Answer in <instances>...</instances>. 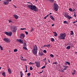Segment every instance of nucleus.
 Returning a JSON list of instances; mask_svg holds the SVG:
<instances>
[{
  "label": "nucleus",
  "instance_id": "1",
  "mask_svg": "<svg viewBox=\"0 0 77 77\" xmlns=\"http://www.w3.org/2000/svg\"><path fill=\"white\" fill-rule=\"evenodd\" d=\"M27 3H29L31 5H28L27 7L29 8V9H31L35 12H38V8L35 5H33V4L30 2H28Z\"/></svg>",
  "mask_w": 77,
  "mask_h": 77
},
{
  "label": "nucleus",
  "instance_id": "2",
  "mask_svg": "<svg viewBox=\"0 0 77 77\" xmlns=\"http://www.w3.org/2000/svg\"><path fill=\"white\" fill-rule=\"evenodd\" d=\"M37 50H38V47H37L36 45H35L34 46L33 49L32 50V52L33 54L36 56H37V53L38 52Z\"/></svg>",
  "mask_w": 77,
  "mask_h": 77
},
{
  "label": "nucleus",
  "instance_id": "3",
  "mask_svg": "<svg viewBox=\"0 0 77 77\" xmlns=\"http://www.w3.org/2000/svg\"><path fill=\"white\" fill-rule=\"evenodd\" d=\"M59 9V5L56 3H54V9L55 11H57Z\"/></svg>",
  "mask_w": 77,
  "mask_h": 77
},
{
  "label": "nucleus",
  "instance_id": "4",
  "mask_svg": "<svg viewBox=\"0 0 77 77\" xmlns=\"http://www.w3.org/2000/svg\"><path fill=\"white\" fill-rule=\"evenodd\" d=\"M11 29L12 32H14V33L15 32H16V30H17V27H16L15 26H11L10 27Z\"/></svg>",
  "mask_w": 77,
  "mask_h": 77
},
{
  "label": "nucleus",
  "instance_id": "5",
  "mask_svg": "<svg viewBox=\"0 0 77 77\" xmlns=\"http://www.w3.org/2000/svg\"><path fill=\"white\" fill-rule=\"evenodd\" d=\"M60 39H65V37H66V33H64L63 34H62V33H61L60 34Z\"/></svg>",
  "mask_w": 77,
  "mask_h": 77
},
{
  "label": "nucleus",
  "instance_id": "6",
  "mask_svg": "<svg viewBox=\"0 0 77 77\" xmlns=\"http://www.w3.org/2000/svg\"><path fill=\"white\" fill-rule=\"evenodd\" d=\"M5 33L6 34V35H7V36H12V33L11 32H5Z\"/></svg>",
  "mask_w": 77,
  "mask_h": 77
},
{
  "label": "nucleus",
  "instance_id": "7",
  "mask_svg": "<svg viewBox=\"0 0 77 77\" xmlns=\"http://www.w3.org/2000/svg\"><path fill=\"white\" fill-rule=\"evenodd\" d=\"M4 41H5V42H9L10 41L8 38H5L3 39Z\"/></svg>",
  "mask_w": 77,
  "mask_h": 77
},
{
  "label": "nucleus",
  "instance_id": "8",
  "mask_svg": "<svg viewBox=\"0 0 77 77\" xmlns=\"http://www.w3.org/2000/svg\"><path fill=\"white\" fill-rule=\"evenodd\" d=\"M34 63H36V66H37L38 68H39L40 67V63H39V62H36V61H35Z\"/></svg>",
  "mask_w": 77,
  "mask_h": 77
},
{
  "label": "nucleus",
  "instance_id": "9",
  "mask_svg": "<svg viewBox=\"0 0 77 77\" xmlns=\"http://www.w3.org/2000/svg\"><path fill=\"white\" fill-rule=\"evenodd\" d=\"M17 41H18L19 42H20V43H22V44H23V41L21 39H17Z\"/></svg>",
  "mask_w": 77,
  "mask_h": 77
},
{
  "label": "nucleus",
  "instance_id": "10",
  "mask_svg": "<svg viewBox=\"0 0 77 77\" xmlns=\"http://www.w3.org/2000/svg\"><path fill=\"white\" fill-rule=\"evenodd\" d=\"M38 55L40 56H42L44 55V54L42 52V51H40L39 52Z\"/></svg>",
  "mask_w": 77,
  "mask_h": 77
},
{
  "label": "nucleus",
  "instance_id": "11",
  "mask_svg": "<svg viewBox=\"0 0 77 77\" xmlns=\"http://www.w3.org/2000/svg\"><path fill=\"white\" fill-rule=\"evenodd\" d=\"M9 3V1H4L3 2V3L5 5H8V3Z\"/></svg>",
  "mask_w": 77,
  "mask_h": 77
},
{
  "label": "nucleus",
  "instance_id": "12",
  "mask_svg": "<svg viewBox=\"0 0 77 77\" xmlns=\"http://www.w3.org/2000/svg\"><path fill=\"white\" fill-rule=\"evenodd\" d=\"M14 17H15V19H18V16L16 14H14Z\"/></svg>",
  "mask_w": 77,
  "mask_h": 77
},
{
  "label": "nucleus",
  "instance_id": "13",
  "mask_svg": "<svg viewBox=\"0 0 77 77\" xmlns=\"http://www.w3.org/2000/svg\"><path fill=\"white\" fill-rule=\"evenodd\" d=\"M50 18L51 19V20H53V21H54V17H53V16L51 15H50Z\"/></svg>",
  "mask_w": 77,
  "mask_h": 77
},
{
  "label": "nucleus",
  "instance_id": "14",
  "mask_svg": "<svg viewBox=\"0 0 77 77\" xmlns=\"http://www.w3.org/2000/svg\"><path fill=\"white\" fill-rule=\"evenodd\" d=\"M50 44H48V45H43V47H48V48H49L50 47Z\"/></svg>",
  "mask_w": 77,
  "mask_h": 77
},
{
  "label": "nucleus",
  "instance_id": "15",
  "mask_svg": "<svg viewBox=\"0 0 77 77\" xmlns=\"http://www.w3.org/2000/svg\"><path fill=\"white\" fill-rule=\"evenodd\" d=\"M8 71L9 74H11V69L8 68Z\"/></svg>",
  "mask_w": 77,
  "mask_h": 77
},
{
  "label": "nucleus",
  "instance_id": "16",
  "mask_svg": "<svg viewBox=\"0 0 77 77\" xmlns=\"http://www.w3.org/2000/svg\"><path fill=\"white\" fill-rule=\"evenodd\" d=\"M72 18V17H71V16H69V15H68L67 17V18H68V19H69V20H71V19Z\"/></svg>",
  "mask_w": 77,
  "mask_h": 77
},
{
  "label": "nucleus",
  "instance_id": "17",
  "mask_svg": "<svg viewBox=\"0 0 77 77\" xmlns=\"http://www.w3.org/2000/svg\"><path fill=\"white\" fill-rule=\"evenodd\" d=\"M53 33H54V36H57V33L56 32H53Z\"/></svg>",
  "mask_w": 77,
  "mask_h": 77
},
{
  "label": "nucleus",
  "instance_id": "18",
  "mask_svg": "<svg viewBox=\"0 0 77 77\" xmlns=\"http://www.w3.org/2000/svg\"><path fill=\"white\" fill-rule=\"evenodd\" d=\"M2 75L3 76H4V77H6V74L5 73V72H3L2 73Z\"/></svg>",
  "mask_w": 77,
  "mask_h": 77
},
{
  "label": "nucleus",
  "instance_id": "19",
  "mask_svg": "<svg viewBox=\"0 0 77 77\" xmlns=\"http://www.w3.org/2000/svg\"><path fill=\"white\" fill-rule=\"evenodd\" d=\"M66 48V49H67V50H69V49H70V48H71V46H68Z\"/></svg>",
  "mask_w": 77,
  "mask_h": 77
},
{
  "label": "nucleus",
  "instance_id": "20",
  "mask_svg": "<svg viewBox=\"0 0 77 77\" xmlns=\"http://www.w3.org/2000/svg\"><path fill=\"white\" fill-rule=\"evenodd\" d=\"M21 36H22V37L23 38H24L25 37V35H24V34L23 33L21 34Z\"/></svg>",
  "mask_w": 77,
  "mask_h": 77
},
{
  "label": "nucleus",
  "instance_id": "21",
  "mask_svg": "<svg viewBox=\"0 0 77 77\" xmlns=\"http://www.w3.org/2000/svg\"><path fill=\"white\" fill-rule=\"evenodd\" d=\"M63 23H64V24H68V21H66V20L64 21L63 22Z\"/></svg>",
  "mask_w": 77,
  "mask_h": 77
},
{
  "label": "nucleus",
  "instance_id": "22",
  "mask_svg": "<svg viewBox=\"0 0 77 77\" xmlns=\"http://www.w3.org/2000/svg\"><path fill=\"white\" fill-rule=\"evenodd\" d=\"M69 11H70V12H73V11L72 10V9L71 8H69Z\"/></svg>",
  "mask_w": 77,
  "mask_h": 77
},
{
  "label": "nucleus",
  "instance_id": "23",
  "mask_svg": "<svg viewBox=\"0 0 77 77\" xmlns=\"http://www.w3.org/2000/svg\"><path fill=\"white\" fill-rule=\"evenodd\" d=\"M60 72H64V70L62 69H61L60 70H59Z\"/></svg>",
  "mask_w": 77,
  "mask_h": 77
},
{
  "label": "nucleus",
  "instance_id": "24",
  "mask_svg": "<svg viewBox=\"0 0 77 77\" xmlns=\"http://www.w3.org/2000/svg\"><path fill=\"white\" fill-rule=\"evenodd\" d=\"M51 41L52 42H54V39L53 38H51Z\"/></svg>",
  "mask_w": 77,
  "mask_h": 77
},
{
  "label": "nucleus",
  "instance_id": "25",
  "mask_svg": "<svg viewBox=\"0 0 77 77\" xmlns=\"http://www.w3.org/2000/svg\"><path fill=\"white\" fill-rule=\"evenodd\" d=\"M71 33L70 34L71 35H72L74 34V32H73V31H70Z\"/></svg>",
  "mask_w": 77,
  "mask_h": 77
},
{
  "label": "nucleus",
  "instance_id": "26",
  "mask_svg": "<svg viewBox=\"0 0 77 77\" xmlns=\"http://www.w3.org/2000/svg\"><path fill=\"white\" fill-rule=\"evenodd\" d=\"M23 49H24V50H27V48H26V47H23Z\"/></svg>",
  "mask_w": 77,
  "mask_h": 77
},
{
  "label": "nucleus",
  "instance_id": "27",
  "mask_svg": "<svg viewBox=\"0 0 77 77\" xmlns=\"http://www.w3.org/2000/svg\"><path fill=\"white\" fill-rule=\"evenodd\" d=\"M0 48L1 49V50H3V47H2L1 45H0Z\"/></svg>",
  "mask_w": 77,
  "mask_h": 77
},
{
  "label": "nucleus",
  "instance_id": "28",
  "mask_svg": "<svg viewBox=\"0 0 77 77\" xmlns=\"http://www.w3.org/2000/svg\"><path fill=\"white\" fill-rule=\"evenodd\" d=\"M21 59L23 60V61H27V60L26 59Z\"/></svg>",
  "mask_w": 77,
  "mask_h": 77
},
{
  "label": "nucleus",
  "instance_id": "29",
  "mask_svg": "<svg viewBox=\"0 0 77 77\" xmlns=\"http://www.w3.org/2000/svg\"><path fill=\"white\" fill-rule=\"evenodd\" d=\"M75 70H74V72H72V75H74V74H75Z\"/></svg>",
  "mask_w": 77,
  "mask_h": 77
},
{
  "label": "nucleus",
  "instance_id": "30",
  "mask_svg": "<svg viewBox=\"0 0 77 77\" xmlns=\"http://www.w3.org/2000/svg\"><path fill=\"white\" fill-rule=\"evenodd\" d=\"M67 64H68V65H69V66H70L71 65L70 63H69V62L67 61Z\"/></svg>",
  "mask_w": 77,
  "mask_h": 77
},
{
  "label": "nucleus",
  "instance_id": "31",
  "mask_svg": "<svg viewBox=\"0 0 77 77\" xmlns=\"http://www.w3.org/2000/svg\"><path fill=\"white\" fill-rule=\"evenodd\" d=\"M48 0L50 1V2L51 3H53V2H54V0Z\"/></svg>",
  "mask_w": 77,
  "mask_h": 77
},
{
  "label": "nucleus",
  "instance_id": "32",
  "mask_svg": "<svg viewBox=\"0 0 77 77\" xmlns=\"http://www.w3.org/2000/svg\"><path fill=\"white\" fill-rule=\"evenodd\" d=\"M34 31V29H33V28H32L31 29L30 31V32H33V31Z\"/></svg>",
  "mask_w": 77,
  "mask_h": 77
},
{
  "label": "nucleus",
  "instance_id": "33",
  "mask_svg": "<svg viewBox=\"0 0 77 77\" xmlns=\"http://www.w3.org/2000/svg\"><path fill=\"white\" fill-rule=\"evenodd\" d=\"M50 56L51 57H54V55L52 54H51L50 55Z\"/></svg>",
  "mask_w": 77,
  "mask_h": 77
},
{
  "label": "nucleus",
  "instance_id": "34",
  "mask_svg": "<svg viewBox=\"0 0 77 77\" xmlns=\"http://www.w3.org/2000/svg\"><path fill=\"white\" fill-rule=\"evenodd\" d=\"M24 47H27V45H26V43H24V44L23 45Z\"/></svg>",
  "mask_w": 77,
  "mask_h": 77
},
{
  "label": "nucleus",
  "instance_id": "35",
  "mask_svg": "<svg viewBox=\"0 0 77 77\" xmlns=\"http://www.w3.org/2000/svg\"><path fill=\"white\" fill-rule=\"evenodd\" d=\"M68 15H69L68 14H66L65 15V17H66V18H67L68 17Z\"/></svg>",
  "mask_w": 77,
  "mask_h": 77
},
{
  "label": "nucleus",
  "instance_id": "36",
  "mask_svg": "<svg viewBox=\"0 0 77 77\" xmlns=\"http://www.w3.org/2000/svg\"><path fill=\"white\" fill-rule=\"evenodd\" d=\"M18 51V50L17 49H15L14 50V52H17V51Z\"/></svg>",
  "mask_w": 77,
  "mask_h": 77
},
{
  "label": "nucleus",
  "instance_id": "37",
  "mask_svg": "<svg viewBox=\"0 0 77 77\" xmlns=\"http://www.w3.org/2000/svg\"><path fill=\"white\" fill-rule=\"evenodd\" d=\"M30 69L31 71L33 70V68H32V67L30 66Z\"/></svg>",
  "mask_w": 77,
  "mask_h": 77
},
{
  "label": "nucleus",
  "instance_id": "38",
  "mask_svg": "<svg viewBox=\"0 0 77 77\" xmlns=\"http://www.w3.org/2000/svg\"><path fill=\"white\" fill-rule=\"evenodd\" d=\"M20 75H22V76L23 75V74L22 72V71H20Z\"/></svg>",
  "mask_w": 77,
  "mask_h": 77
},
{
  "label": "nucleus",
  "instance_id": "39",
  "mask_svg": "<svg viewBox=\"0 0 77 77\" xmlns=\"http://www.w3.org/2000/svg\"><path fill=\"white\" fill-rule=\"evenodd\" d=\"M30 73H29L27 74V75L28 76H30Z\"/></svg>",
  "mask_w": 77,
  "mask_h": 77
},
{
  "label": "nucleus",
  "instance_id": "40",
  "mask_svg": "<svg viewBox=\"0 0 77 77\" xmlns=\"http://www.w3.org/2000/svg\"><path fill=\"white\" fill-rule=\"evenodd\" d=\"M25 33L26 35H28V33H29V32L27 31H25Z\"/></svg>",
  "mask_w": 77,
  "mask_h": 77
},
{
  "label": "nucleus",
  "instance_id": "41",
  "mask_svg": "<svg viewBox=\"0 0 77 77\" xmlns=\"http://www.w3.org/2000/svg\"><path fill=\"white\" fill-rule=\"evenodd\" d=\"M44 68H45V66H44L41 68L42 69H44Z\"/></svg>",
  "mask_w": 77,
  "mask_h": 77
},
{
  "label": "nucleus",
  "instance_id": "42",
  "mask_svg": "<svg viewBox=\"0 0 77 77\" xmlns=\"http://www.w3.org/2000/svg\"><path fill=\"white\" fill-rule=\"evenodd\" d=\"M44 53H47V51L45 50H44L43 51Z\"/></svg>",
  "mask_w": 77,
  "mask_h": 77
},
{
  "label": "nucleus",
  "instance_id": "43",
  "mask_svg": "<svg viewBox=\"0 0 77 77\" xmlns=\"http://www.w3.org/2000/svg\"><path fill=\"white\" fill-rule=\"evenodd\" d=\"M56 63H57V62H54L53 63V64H56Z\"/></svg>",
  "mask_w": 77,
  "mask_h": 77
},
{
  "label": "nucleus",
  "instance_id": "44",
  "mask_svg": "<svg viewBox=\"0 0 77 77\" xmlns=\"http://www.w3.org/2000/svg\"><path fill=\"white\" fill-rule=\"evenodd\" d=\"M74 16L75 17H77V16L75 15V12L74 13Z\"/></svg>",
  "mask_w": 77,
  "mask_h": 77
},
{
  "label": "nucleus",
  "instance_id": "45",
  "mask_svg": "<svg viewBox=\"0 0 77 77\" xmlns=\"http://www.w3.org/2000/svg\"><path fill=\"white\" fill-rule=\"evenodd\" d=\"M67 64V61H66L65 63V65H66Z\"/></svg>",
  "mask_w": 77,
  "mask_h": 77
},
{
  "label": "nucleus",
  "instance_id": "46",
  "mask_svg": "<svg viewBox=\"0 0 77 77\" xmlns=\"http://www.w3.org/2000/svg\"><path fill=\"white\" fill-rule=\"evenodd\" d=\"M6 1H8V2H11L12 1V0H5Z\"/></svg>",
  "mask_w": 77,
  "mask_h": 77
},
{
  "label": "nucleus",
  "instance_id": "47",
  "mask_svg": "<svg viewBox=\"0 0 77 77\" xmlns=\"http://www.w3.org/2000/svg\"><path fill=\"white\" fill-rule=\"evenodd\" d=\"M65 68H68V66H65Z\"/></svg>",
  "mask_w": 77,
  "mask_h": 77
},
{
  "label": "nucleus",
  "instance_id": "48",
  "mask_svg": "<svg viewBox=\"0 0 77 77\" xmlns=\"http://www.w3.org/2000/svg\"><path fill=\"white\" fill-rule=\"evenodd\" d=\"M25 72H27V69H26V71Z\"/></svg>",
  "mask_w": 77,
  "mask_h": 77
},
{
  "label": "nucleus",
  "instance_id": "49",
  "mask_svg": "<svg viewBox=\"0 0 77 77\" xmlns=\"http://www.w3.org/2000/svg\"><path fill=\"white\" fill-rule=\"evenodd\" d=\"M20 30H24V28H21Z\"/></svg>",
  "mask_w": 77,
  "mask_h": 77
},
{
  "label": "nucleus",
  "instance_id": "50",
  "mask_svg": "<svg viewBox=\"0 0 77 77\" xmlns=\"http://www.w3.org/2000/svg\"><path fill=\"white\" fill-rule=\"evenodd\" d=\"M29 64V65H32V63L30 62Z\"/></svg>",
  "mask_w": 77,
  "mask_h": 77
},
{
  "label": "nucleus",
  "instance_id": "51",
  "mask_svg": "<svg viewBox=\"0 0 77 77\" xmlns=\"http://www.w3.org/2000/svg\"><path fill=\"white\" fill-rule=\"evenodd\" d=\"M25 66L26 67V69H27V65H25Z\"/></svg>",
  "mask_w": 77,
  "mask_h": 77
},
{
  "label": "nucleus",
  "instance_id": "52",
  "mask_svg": "<svg viewBox=\"0 0 77 77\" xmlns=\"http://www.w3.org/2000/svg\"><path fill=\"white\" fill-rule=\"evenodd\" d=\"M48 16H49V14H48V15H47L46 16V17H48Z\"/></svg>",
  "mask_w": 77,
  "mask_h": 77
},
{
  "label": "nucleus",
  "instance_id": "53",
  "mask_svg": "<svg viewBox=\"0 0 77 77\" xmlns=\"http://www.w3.org/2000/svg\"><path fill=\"white\" fill-rule=\"evenodd\" d=\"M42 72H43V70H42V72H41L39 73H40V74H41V73H42Z\"/></svg>",
  "mask_w": 77,
  "mask_h": 77
},
{
  "label": "nucleus",
  "instance_id": "54",
  "mask_svg": "<svg viewBox=\"0 0 77 77\" xmlns=\"http://www.w3.org/2000/svg\"><path fill=\"white\" fill-rule=\"evenodd\" d=\"M66 68H64L63 69V70H66Z\"/></svg>",
  "mask_w": 77,
  "mask_h": 77
},
{
  "label": "nucleus",
  "instance_id": "55",
  "mask_svg": "<svg viewBox=\"0 0 77 77\" xmlns=\"http://www.w3.org/2000/svg\"><path fill=\"white\" fill-rule=\"evenodd\" d=\"M73 11L74 12V11H75V9L74 8H73Z\"/></svg>",
  "mask_w": 77,
  "mask_h": 77
},
{
  "label": "nucleus",
  "instance_id": "56",
  "mask_svg": "<svg viewBox=\"0 0 77 77\" xmlns=\"http://www.w3.org/2000/svg\"><path fill=\"white\" fill-rule=\"evenodd\" d=\"M72 23H73V24H74V23H75L76 22L75 21L73 22Z\"/></svg>",
  "mask_w": 77,
  "mask_h": 77
},
{
  "label": "nucleus",
  "instance_id": "57",
  "mask_svg": "<svg viewBox=\"0 0 77 77\" xmlns=\"http://www.w3.org/2000/svg\"><path fill=\"white\" fill-rule=\"evenodd\" d=\"M54 26V24H52V26Z\"/></svg>",
  "mask_w": 77,
  "mask_h": 77
},
{
  "label": "nucleus",
  "instance_id": "58",
  "mask_svg": "<svg viewBox=\"0 0 77 77\" xmlns=\"http://www.w3.org/2000/svg\"><path fill=\"white\" fill-rule=\"evenodd\" d=\"M46 18H47L46 16H45V17H44V19H46Z\"/></svg>",
  "mask_w": 77,
  "mask_h": 77
},
{
  "label": "nucleus",
  "instance_id": "59",
  "mask_svg": "<svg viewBox=\"0 0 77 77\" xmlns=\"http://www.w3.org/2000/svg\"><path fill=\"white\" fill-rule=\"evenodd\" d=\"M11 20H9V23H11Z\"/></svg>",
  "mask_w": 77,
  "mask_h": 77
},
{
  "label": "nucleus",
  "instance_id": "60",
  "mask_svg": "<svg viewBox=\"0 0 77 77\" xmlns=\"http://www.w3.org/2000/svg\"><path fill=\"white\" fill-rule=\"evenodd\" d=\"M14 6L15 8H17V7H16V6L14 5Z\"/></svg>",
  "mask_w": 77,
  "mask_h": 77
},
{
  "label": "nucleus",
  "instance_id": "61",
  "mask_svg": "<svg viewBox=\"0 0 77 77\" xmlns=\"http://www.w3.org/2000/svg\"><path fill=\"white\" fill-rule=\"evenodd\" d=\"M45 65H47V62H45Z\"/></svg>",
  "mask_w": 77,
  "mask_h": 77
},
{
  "label": "nucleus",
  "instance_id": "62",
  "mask_svg": "<svg viewBox=\"0 0 77 77\" xmlns=\"http://www.w3.org/2000/svg\"><path fill=\"white\" fill-rule=\"evenodd\" d=\"M51 13H50L48 15H51Z\"/></svg>",
  "mask_w": 77,
  "mask_h": 77
},
{
  "label": "nucleus",
  "instance_id": "63",
  "mask_svg": "<svg viewBox=\"0 0 77 77\" xmlns=\"http://www.w3.org/2000/svg\"><path fill=\"white\" fill-rule=\"evenodd\" d=\"M20 77H23V76L22 75H20Z\"/></svg>",
  "mask_w": 77,
  "mask_h": 77
},
{
  "label": "nucleus",
  "instance_id": "64",
  "mask_svg": "<svg viewBox=\"0 0 77 77\" xmlns=\"http://www.w3.org/2000/svg\"><path fill=\"white\" fill-rule=\"evenodd\" d=\"M46 58H45L43 60H46Z\"/></svg>",
  "mask_w": 77,
  "mask_h": 77
}]
</instances>
